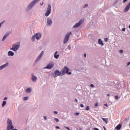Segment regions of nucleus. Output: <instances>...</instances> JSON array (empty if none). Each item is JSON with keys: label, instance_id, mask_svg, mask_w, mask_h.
Listing matches in <instances>:
<instances>
[{"label": "nucleus", "instance_id": "2", "mask_svg": "<svg viewBox=\"0 0 130 130\" xmlns=\"http://www.w3.org/2000/svg\"><path fill=\"white\" fill-rule=\"evenodd\" d=\"M20 46H21V42H16L15 44L12 45V48H10V50H12L13 51H14V52H16V51L18 50L20 48Z\"/></svg>", "mask_w": 130, "mask_h": 130}, {"label": "nucleus", "instance_id": "3", "mask_svg": "<svg viewBox=\"0 0 130 130\" xmlns=\"http://www.w3.org/2000/svg\"><path fill=\"white\" fill-rule=\"evenodd\" d=\"M69 71L70 69L68 68V67L64 66V68L61 70L62 72V76L66 75V74H67L68 75H72V72H69Z\"/></svg>", "mask_w": 130, "mask_h": 130}, {"label": "nucleus", "instance_id": "14", "mask_svg": "<svg viewBox=\"0 0 130 130\" xmlns=\"http://www.w3.org/2000/svg\"><path fill=\"white\" fill-rule=\"evenodd\" d=\"M129 9H130V5L128 4L126 5V6L125 7V9L124 10V12L126 13V12H127L128 11V10H129Z\"/></svg>", "mask_w": 130, "mask_h": 130}, {"label": "nucleus", "instance_id": "4", "mask_svg": "<svg viewBox=\"0 0 130 130\" xmlns=\"http://www.w3.org/2000/svg\"><path fill=\"white\" fill-rule=\"evenodd\" d=\"M53 78H56V77H58V76H62V73L61 72V71L60 72H59V71L58 70H56L54 71V73H52L51 74Z\"/></svg>", "mask_w": 130, "mask_h": 130}, {"label": "nucleus", "instance_id": "46", "mask_svg": "<svg viewBox=\"0 0 130 130\" xmlns=\"http://www.w3.org/2000/svg\"><path fill=\"white\" fill-rule=\"evenodd\" d=\"M95 106L96 107H97V106H98V103H96V104H95Z\"/></svg>", "mask_w": 130, "mask_h": 130}, {"label": "nucleus", "instance_id": "43", "mask_svg": "<svg viewBox=\"0 0 130 130\" xmlns=\"http://www.w3.org/2000/svg\"><path fill=\"white\" fill-rule=\"evenodd\" d=\"M84 57H87V54L86 53L84 54Z\"/></svg>", "mask_w": 130, "mask_h": 130}, {"label": "nucleus", "instance_id": "35", "mask_svg": "<svg viewBox=\"0 0 130 130\" xmlns=\"http://www.w3.org/2000/svg\"><path fill=\"white\" fill-rule=\"evenodd\" d=\"M90 86L91 87V88H94V84H90Z\"/></svg>", "mask_w": 130, "mask_h": 130}, {"label": "nucleus", "instance_id": "18", "mask_svg": "<svg viewBox=\"0 0 130 130\" xmlns=\"http://www.w3.org/2000/svg\"><path fill=\"white\" fill-rule=\"evenodd\" d=\"M116 129L119 130L121 128V124H119L115 127Z\"/></svg>", "mask_w": 130, "mask_h": 130}, {"label": "nucleus", "instance_id": "16", "mask_svg": "<svg viewBox=\"0 0 130 130\" xmlns=\"http://www.w3.org/2000/svg\"><path fill=\"white\" fill-rule=\"evenodd\" d=\"M14 55H15V53H14V52L12 51H9L8 52V56H14Z\"/></svg>", "mask_w": 130, "mask_h": 130}, {"label": "nucleus", "instance_id": "27", "mask_svg": "<svg viewBox=\"0 0 130 130\" xmlns=\"http://www.w3.org/2000/svg\"><path fill=\"white\" fill-rule=\"evenodd\" d=\"M4 23H5V20H4L3 21H2L0 23V28H1V27H2V25H3L4 24Z\"/></svg>", "mask_w": 130, "mask_h": 130}, {"label": "nucleus", "instance_id": "11", "mask_svg": "<svg viewBox=\"0 0 130 130\" xmlns=\"http://www.w3.org/2000/svg\"><path fill=\"white\" fill-rule=\"evenodd\" d=\"M35 36L37 40H40V39L42 36V34L40 32H38L35 35Z\"/></svg>", "mask_w": 130, "mask_h": 130}, {"label": "nucleus", "instance_id": "44", "mask_svg": "<svg viewBox=\"0 0 130 130\" xmlns=\"http://www.w3.org/2000/svg\"><path fill=\"white\" fill-rule=\"evenodd\" d=\"M115 99H118V96L117 95H116V96H115Z\"/></svg>", "mask_w": 130, "mask_h": 130}, {"label": "nucleus", "instance_id": "41", "mask_svg": "<svg viewBox=\"0 0 130 130\" xmlns=\"http://www.w3.org/2000/svg\"><path fill=\"white\" fill-rule=\"evenodd\" d=\"M122 31H123V32H124V31H125V28H123L122 29Z\"/></svg>", "mask_w": 130, "mask_h": 130}, {"label": "nucleus", "instance_id": "8", "mask_svg": "<svg viewBox=\"0 0 130 130\" xmlns=\"http://www.w3.org/2000/svg\"><path fill=\"white\" fill-rule=\"evenodd\" d=\"M51 13V5H50V4H49L48 5L47 11L45 13L46 17H48V15H50Z\"/></svg>", "mask_w": 130, "mask_h": 130}, {"label": "nucleus", "instance_id": "22", "mask_svg": "<svg viewBox=\"0 0 130 130\" xmlns=\"http://www.w3.org/2000/svg\"><path fill=\"white\" fill-rule=\"evenodd\" d=\"M54 56L55 58L57 59V58H58V57H59V54L54 55Z\"/></svg>", "mask_w": 130, "mask_h": 130}, {"label": "nucleus", "instance_id": "30", "mask_svg": "<svg viewBox=\"0 0 130 130\" xmlns=\"http://www.w3.org/2000/svg\"><path fill=\"white\" fill-rule=\"evenodd\" d=\"M89 5L88 4H86L84 6L83 8H87V7Z\"/></svg>", "mask_w": 130, "mask_h": 130}, {"label": "nucleus", "instance_id": "9", "mask_svg": "<svg viewBox=\"0 0 130 130\" xmlns=\"http://www.w3.org/2000/svg\"><path fill=\"white\" fill-rule=\"evenodd\" d=\"M54 67V63L50 62L46 67L44 68L43 69H47V70H51Z\"/></svg>", "mask_w": 130, "mask_h": 130}, {"label": "nucleus", "instance_id": "19", "mask_svg": "<svg viewBox=\"0 0 130 130\" xmlns=\"http://www.w3.org/2000/svg\"><path fill=\"white\" fill-rule=\"evenodd\" d=\"M32 92V89L30 88H28L25 90V93H31Z\"/></svg>", "mask_w": 130, "mask_h": 130}, {"label": "nucleus", "instance_id": "52", "mask_svg": "<svg viewBox=\"0 0 130 130\" xmlns=\"http://www.w3.org/2000/svg\"><path fill=\"white\" fill-rule=\"evenodd\" d=\"M107 96H110V94H107Z\"/></svg>", "mask_w": 130, "mask_h": 130}, {"label": "nucleus", "instance_id": "33", "mask_svg": "<svg viewBox=\"0 0 130 130\" xmlns=\"http://www.w3.org/2000/svg\"><path fill=\"white\" fill-rule=\"evenodd\" d=\"M127 1V0H123L122 3H123V4H125V3H126Z\"/></svg>", "mask_w": 130, "mask_h": 130}, {"label": "nucleus", "instance_id": "42", "mask_svg": "<svg viewBox=\"0 0 130 130\" xmlns=\"http://www.w3.org/2000/svg\"><path fill=\"white\" fill-rule=\"evenodd\" d=\"M8 100V98L7 97H5L4 99V101H6V100Z\"/></svg>", "mask_w": 130, "mask_h": 130}, {"label": "nucleus", "instance_id": "17", "mask_svg": "<svg viewBox=\"0 0 130 130\" xmlns=\"http://www.w3.org/2000/svg\"><path fill=\"white\" fill-rule=\"evenodd\" d=\"M98 43H99V44H100L102 46H104V44L103 43V41H102V40H101V39H99L98 40Z\"/></svg>", "mask_w": 130, "mask_h": 130}, {"label": "nucleus", "instance_id": "49", "mask_svg": "<svg viewBox=\"0 0 130 130\" xmlns=\"http://www.w3.org/2000/svg\"><path fill=\"white\" fill-rule=\"evenodd\" d=\"M75 101L76 102H78V99H75Z\"/></svg>", "mask_w": 130, "mask_h": 130}, {"label": "nucleus", "instance_id": "10", "mask_svg": "<svg viewBox=\"0 0 130 130\" xmlns=\"http://www.w3.org/2000/svg\"><path fill=\"white\" fill-rule=\"evenodd\" d=\"M52 25V19L50 17H48L47 19V26L50 27Z\"/></svg>", "mask_w": 130, "mask_h": 130}, {"label": "nucleus", "instance_id": "21", "mask_svg": "<svg viewBox=\"0 0 130 130\" xmlns=\"http://www.w3.org/2000/svg\"><path fill=\"white\" fill-rule=\"evenodd\" d=\"M35 38H36V37H35V35H34L32 37H31V41L32 42L35 41Z\"/></svg>", "mask_w": 130, "mask_h": 130}, {"label": "nucleus", "instance_id": "34", "mask_svg": "<svg viewBox=\"0 0 130 130\" xmlns=\"http://www.w3.org/2000/svg\"><path fill=\"white\" fill-rule=\"evenodd\" d=\"M119 52H120V53H123V50H119Z\"/></svg>", "mask_w": 130, "mask_h": 130}, {"label": "nucleus", "instance_id": "13", "mask_svg": "<svg viewBox=\"0 0 130 130\" xmlns=\"http://www.w3.org/2000/svg\"><path fill=\"white\" fill-rule=\"evenodd\" d=\"M10 35V32H7L3 37L2 41H5L6 39H7V37Z\"/></svg>", "mask_w": 130, "mask_h": 130}, {"label": "nucleus", "instance_id": "6", "mask_svg": "<svg viewBox=\"0 0 130 130\" xmlns=\"http://www.w3.org/2000/svg\"><path fill=\"white\" fill-rule=\"evenodd\" d=\"M83 24H84V19H81L73 26V28H79V27H80L81 25H83Z\"/></svg>", "mask_w": 130, "mask_h": 130}, {"label": "nucleus", "instance_id": "32", "mask_svg": "<svg viewBox=\"0 0 130 130\" xmlns=\"http://www.w3.org/2000/svg\"><path fill=\"white\" fill-rule=\"evenodd\" d=\"M75 115H76V116L80 115V113L76 112Z\"/></svg>", "mask_w": 130, "mask_h": 130}, {"label": "nucleus", "instance_id": "5", "mask_svg": "<svg viewBox=\"0 0 130 130\" xmlns=\"http://www.w3.org/2000/svg\"><path fill=\"white\" fill-rule=\"evenodd\" d=\"M71 34L72 32L71 31L67 33L64 38L63 44H66V43H68V42L69 41V39H70V37L71 36Z\"/></svg>", "mask_w": 130, "mask_h": 130}, {"label": "nucleus", "instance_id": "26", "mask_svg": "<svg viewBox=\"0 0 130 130\" xmlns=\"http://www.w3.org/2000/svg\"><path fill=\"white\" fill-rule=\"evenodd\" d=\"M85 110L86 111H88V110H90V107H89V106H87L85 109Z\"/></svg>", "mask_w": 130, "mask_h": 130}, {"label": "nucleus", "instance_id": "12", "mask_svg": "<svg viewBox=\"0 0 130 130\" xmlns=\"http://www.w3.org/2000/svg\"><path fill=\"white\" fill-rule=\"evenodd\" d=\"M8 66H9V62H6L5 64H4L3 65H2L1 66H0V71H3V70H4V69L7 68V67H8Z\"/></svg>", "mask_w": 130, "mask_h": 130}, {"label": "nucleus", "instance_id": "28", "mask_svg": "<svg viewBox=\"0 0 130 130\" xmlns=\"http://www.w3.org/2000/svg\"><path fill=\"white\" fill-rule=\"evenodd\" d=\"M54 119L55 121H56V122H59V120L58 119V118H55Z\"/></svg>", "mask_w": 130, "mask_h": 130}, {"label": "nucleus", "instance_id": "1", "mask_svg": "<svg viewBox=\"0 0 130 130\" xmlns=\"http://www.w3.org/2000/svg\"><path fill=\"white\" fill-rule=\"evenodd\" d=\"M40 2V0H34L31 2L30 3L29 5L27 6V7L25 8V12H29L30 10L33 9V7L36 5L38 4Z\"/></svg>", "mask_w": 130, "mask_h": 130}, {"label": "nucleus", "instance_id": "23", "mask_svg": "<svg viewBox=\"0 0 130 130\" xmlns=\"http://www.w3.org/2000/svg\"><path fill=\"white\" fill-rule=\"evenodd\" d=\"M71 48H72V46L69 45L68 46V47L66 49H68L69 50H71Z\"/></svg>", "mask_w": 130, "mask_h": 130}, {"label": "nucleus", "instance_id": "53", "mask_svg": "<svg viewBox=\"0 0 130 130\" xmlns=\"http://www.w3.org/2000/svg\"><path fill=\"white\" fill-rule=\"evenodd\" d=\"M128 28L130 29V25L128 26Z\"/></svg>", "mask_w": 130, "mask_h": 130}, {"label": "nucleus", "instance_id": "31", "mask_svg": "<svg viewBox=\"0 0 130 130\" xmlns=\"http://www.w3.org/2000/svg\"><path fill=\"white\" fill-rule=\"evenodd\" d=\"M53 113H54V114H57V113H58V112L57 111H54L53 112Z\"/></svg>", "mask_w": 130, "mask_h": 130}, {"label": "nucleus", "instance_id": "25", "mask_svg": "<svg viewBox=\"0 0 130 130\" xmlns=\"http://www.w3.org/2000/svg\"><path fill=\"white\" fill-rule=\"evenodd\" d=\"M102 119L105 122H106V124H107V119L105 118H102Z\"/></svg>", "mask_w": 130, "mask_h": 130}, {"label": "nucleus", "instance_id": "45", "mask_svg": "<svg viewBox=\"0 0 130 130\" xmlns=\"http://www.w3.org/2000/svg\"><path fill=\"white\" fill-rule=\"evenodd\" d=\"M129 64H130V62H128L127 63V67H128V66H129Z\"/></svg>", "mask_w": 130, "mask_h": 130}, {"label": "nucleus", "instance_id": "36", "mask_svg": "<svg viewBox=\"0 0 130 130\" xmlns=\"http://www.w3.org/2000/svg\"><path fill=\"white\" fill-rule=\"evenodd\" d=\"M64 127H65V128H66V129L70 130V128L69 127H67V126H64Z\"/></svg>", "mask_w": 130, "mask_h": 130}, {"label": "nucleus", "instance_id": "20", "mask_svg": "<svg viewBox=\"0 0 130 130\" xmlns=\"http://www.w3.org/2000/svg\"><path fill=\"white\" fill-rule=\"evenodd\" d=\"M6 104H7V102L5 101H4L2 105V107H4L5 105H6Z\"/></svg>", "mask_w": 130, "mask_h": 130}, {"label": "nucleus", "instance_id": "39", "mask_svg": "<svg viewBox=\"0 0 130 130\" xmlns=\"http://www.w3.org/2000/svg\"><path fill=\"white\" fill-rule=\"evenodd\" d=\"M55 127L58 129H59V128H60V127H59V126H56Z\"/></svg>", "mask_w": 130, "mask_h": 130}, {"label": "nucleus", "instance_id": "51", "mask_svg": "<svg viewBox=\"0 0 130 130\" xmlns=\"http://www.w3.org/2000/svg\"><path fill=\"white\" fill-rule=\"evenodd\" d=\"M116 3H118V0H116Z\"/></svg>", "mask_w": 130, "mask_h": 130}, {"label": "nucleus", "instance_id": "37", "mask_svg": "<svg viewBox=\"0 0 130 130\" xmlns=\"http://www.w3.org/2000/svg\"><path fill=\"white\" fill-rule=\"evenodd\" d=\"M80 107H81L82 108H83L84 107V105L83 104H80Z\"/></svg>", "mask_w": 130, "mask_h": 130}, {"label": "nucleus", "instance_id": "24", "mask_svg": "<svg viewBox=\"0 0 130 130\" xmlns=\"http://www.w3.org/2000/svg\"><path fill=\"white\" fill-rule=\"evenodd\" d=\"M29 99V96H25L23 98V100L26 101V100H28Z\"/></svg>", "mask_w": 130, "mask_h": 130}, {"label": "nucleus", "instance_id": "15", "mask_svg": "<svg viewBox=\"0 0 130 130\" xmlns=\"http://www.w3.org/2000/svg\"><path fill=\"white\" fill-rule=\"evenodd\" d=\"M31 81H32V82H36V81H37V77H36V76L32 75L31 76Z\"/></svg>", "mask_w": 130, "mask_h": 130}, {"label": "nucleus", "instance_id": "47", "mask_svg": "<svg viewBox=\"0 0 130 130\" xmlns=\"http://www.w3.org/2000/svg\"><path fill=\"white\" fill-rule=\"evenodd\" d=\"M104 105H105V106H106V107H107V106H108V105H107V104H105Z\"/></svg>", "mask_w": 130, "mask_h": 130}, {"label": "nucleus", "instance_id": "7", "mask_svg": "<svg viewBox=\"0 0 130 130\" xmlns=\"http://www.w3.org/2000/svg\"><path fill=\"white\" fill-rule=\"evenodd\" d=\"M44 54V51H42L41 53L38 55V57L36 58V60L34 62V64H36L39 60L41 59V57L43 56V54Z\"/></svg>", "mask_w": 130, "mask_h": 130}, {"label": "nucleus", "instance_id": "48", "mask_svg": "<svg viewBox=\"0 0 130 130\" xmlns=\"http://www.w3.org/2000/svg\"><path fill=\"white\" fill-rule=\"evenodd\" d=\"M103 128L104 130H106V127H105V126H103Z\"/></svg>", "mask_w": 130, "mask_h": 130}, {"label": "nucleus", "instance_id": "40", "mask_svg": "<svg viewBox=\"0 0 130 130\" xmlns=\"http://www.w3.org/2000/svg\"><path fill=\"white\" fill-rule=\"evenodd\" d=\"M43 5H44V2H42V3L40 4V6H43Z\"/></svg>", "mask_w": 130, "mask_h": 130}, {"label": "nucleus", "instance_id": "50", "mask_svg": "<svg viewBox=\"0 0 130 130\" xmlns=\"http://www.w3.org/2000/svg\"><path fill=\"white\" fill-rule=\"evenodd\" d=\"M57 54V51H56L54 53V55Z\"/></svg>", "mask_w": 130, "mask_h": 130}, {"label": "nucleus", "instance_id": "38", "mask_svg": "<svg viewBox=\"0 0 130 130\" xmlns=\"http://www.w3.org/2000/svg\"><path fill=\"white\" fill-rule=\"evenodd\" d=\"M43 118H44V119H45L46 120H47V118L46 117V116H44L43 117Z\"/></svg>", "mask_w": 130, "mask_h": 130}, {"label": "nucleus", "instance_id": "29", "mask_svg": "<svg viewBox=\"0 0 130 130\" xmlns=\"http://www.w3.org/2000/svg\"><path fill=\"white\" fill-rule=\"evenodd\" d=\"M104 41H105V42H107L108 41V38H105L104 39Z\"/></svg>", "mask_w": 130, "mask_h": 130}]
</instances>
